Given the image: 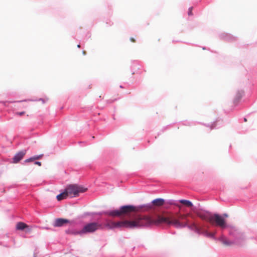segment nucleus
Returning <instances> with one entry per match:
<instances>
[{
    "mask_svg": "<svg viewBox=\"0 0 257 257\" xmlns=\"http://www.w3.org/2000/svg\"><path fill=\"white\" fill-rule=\"evenodd\" d=\"M165 202V200L162 198H156L150 203L139 205V208H143V211H147L152 208L154 205L156 206H161Z\"/></svg>",
    "mask_w": 257,
    "mask_h": 257,
    "instance_id": "0eeeda50",
    "label": "nucleus"
},
{
    "mask_svg": "<svg viewBox=\"0 0 257 257\" xmlns=\"http://www.w3.org/2000/svg\"><path fill=\"white\" fill-rule=\"evenodd\" d=\"M131 41H132L133 42H134V41H135V40H134V39H133V38H131Z\"/></svg>",
    "mask_w": 257,
    "mask_h": 257,
    "instance_id": "bb28decb",
    "label": "nucleus"
},
{
    "mask_svg": "<svg viewBox=\"0 0 257 257\" xmlns=\"http://www.w3.org/2000/svg\"><path fill=\"white\" fill-rule=\"evenodd\" d=\"M101 227V224L99 223L93 222L86 224L81 229V232L83 234L89 233H93L98 229Z\"/></svg>",
    "mask_w": 257,
    "mask_h": 257,
    "instance_id": "423d86ee",
    "label": "nucleus"
},
{
    "mask_svg": "<svg viewBox=\"0 0 257 257\" xmlns=\"http://www.w3.org/2000/svg\"><path fill=\"white\" fill-rule=\"evenodd\" d=\"M68 222H69V220L68 219L63 218H57L55 220L53 223V225L55 227H60L62 226L65 223Z\"/></svg>",
    "mask_w": 257,
    "mask_h": 257,
    "instance_id": "9d476101",
    "label": "nucleus"
},
{
    "mask_svg": "<svg viewBox=\"0 0 257 257\" xmlns=\"http://www.w3.org/2000/svg\"><path fill=\"white\" fill-rule=\"evenodd\" d=\"M210 220L214 225L219 227L221 230L229 227V225L227 224L223 216L218 214H214L211 217Z\"/></svg>",
    "mask_w": 257,
    "mask_h": 257,
    "instance_id": "39448f33",
    "label": "nucleus"
},
{
    "mask_svg": "<svg viewBox=\"0 0 257 257\" xmlns=\"http://www.w3.org/2000/svg\"><path fill=\"white\" fill-rule=\"evenodd\" d=\"M222 216H223V217H228V215H227V214H226V213H224V214L222 215Z\"/></svg>",
    "mask_w": 257,
    "mask_h": 257,
    "instance_id": "393cba45",
    "label": "nucleus"
},
{
    "mask_svg": "<svg viewBox=\"0 0 257 257\" xmlns=\"http://www.w3.org/2000/svg\"><path fill=\"white\" fill-rule=\"evenodd\" d=\"M200 217L202 219H204V220H206L207 219V217H205V216L204 215H201L200 216Z\"/></svg>",
    "mask_w": 257,
    "mask_h": 257,
    "instance_id": "b1692460",
    "label": "nucleus"
},
{
    "mask_svg": "<svg viewBox=\"0 0 257 257\" xmlns=\"http://www.w3.org/2000/svg\"><path fill=\"white\" fill-rule=\"evenodd\" d=\"M203 50H205V47H203Z\"/></svg>",
    "mask_w": 257,
    "mask_h": 257,
    "instance_id": "2f4dec72",
    "label": "nucleus"
},
{
    "mask_svg": "<svg viewBox=\"0 0 257 257\" xmlns=\"http://www.w3.org/2000/svg\"><path fill=\"white\" fill-rule=\"evenodd\" d=\"M67 197H68V196H67L65 191L64 190V192L58 194L56 198L58 200L60 201L61 200L66 198Z\"/></svg>",
    "mask_w": 257,
    "mask_h": 257,
    "instance_id": "2eb2a0df",
    "label": "nucleus"
},
{
    "mask_svg": "<svg viewBox=\"0 0 257 257\" xmlns=\"http://www.w3.org/2000/svg\"><path fill=\"white\" fill-rule=\"evenodd\" d=\"M112 212H113V210H108L102 211L98 212L87 213L86 214L88 215L92 214V215H100V216L102 215L103 214H105V215H108L109 216L113 217V214H111V213H110Z\"/></svg>",
    "mask_w": 257,
    "mask_h": 257,
    "instance_id": "9b49d317",
    "label": "nucleus"
},
{
    "mask_svg": "<svg viewBox=\"0 0 257 257\" xmlns=\"http://www.w3.org/2000/svg\"><path fill=\"white\" fill-rule=\"evenodd\" d=\"M27 227L28 226L27 225V224L22 222H18L16 225L17 229L20 230H23Z\"/></svg>",
    "mask_w": 257,
    "mask_h": 257,
    "instance_id": "4468645a",
    "label": "nucleus"
},
{
    "mask_svg": "<svg viewBox=\"0 0 257 257\" xmlns=\"http://www.w3.org/2000/svg\"><path fill=\"white\" fill-rule=\"evenodd\" d=\"M77 47H78V48H80V44H78V45H77Z\"/></svg>",
    "mask_w": 257,
    "mask_h": 257,
    "instance_id": "cd10ccee",
    "label": "nucleus"
},
{
    "mask_svg": "<svg viewBox=\"0 0 257 257\" xmlns=\"http://www.w3.org/2000/svg\"><path fill=\"white\" fill-rule=\"evenodd\" d=\"M222 124V120H218L215 122H213L211 125H208L210 126L211 129L213 128H218L220 127V126Z\"/></svg>",
    "mask_w": 257,
    "mask_h": 257,
    "instance_id": "ddd939ff",
    "label": "nucleus"
},
{
    "mask_svg": "<svg viewBox=\"0 0 257 257\" xmlns=\"http://www.w3.org/2000/svg\"><path fill=\"white\" fill-rule=\"evenodd\" d=\"M221 37L222 39L230 41H234L236 39L235 37L228 34H223L221 35Z\"/></svg>",
    "mask_w": 257,
    "mask_h": 257,
    "instance_id": "f8f14e48",
    "label": "nucleus"
},
{
    "mask_svg": "<svg viewBox=\"0 0 257 257\" xmlns=\"http://www.w3.org/2000/svg\"><path fill=\"white\" fill-rule=\"evenodd\" d=\"M113 227L116 228H141L148 225L147 224L144 223V220L142 217H139L135 220H123L113 223Z\"/></svg>",
    "mask_w": 257,
    "mask_h": 257,
    "instance_id": "7ed1b4c3",
    "label": "nucleus"
},
{
    "mask_svg": "<svg viewBox=\"0 0 257 257\" xmlns=\"http://www.w3.org/2000/svg\"><path fill=\"white\" fill-rule=\"evenodd\" d=\"M34 164H36V165H38L39 166H41V163L40 162H39V161L35 162Z\"/></svg>",
    "mask_w": 257,
    "mask_h": 257,
    "instance_id": "5701e85b",
    "label": "nucleus"
},
{
    "mask_svg": "<svg viewBox=\"0 0 257 257\" xmlns=\"http://www.w3.org/2000/svg\"><path fill=\"white\" fill-rule=\"evenodd\" d=\"M68 233H69L70 234L74 235H80L82 236L83 235V232H81V230H71L68 231Z\"/></svg>",
    "mask_w": 257,
    "mask_h": 257,
    "instance_id": "a211bd4d",
    "label": "nucleus"
},
{
    "mask_svg": "<svg viewBox=\"0 0 257 257\" xmlns=\"http://www.w3.org/2000/svg\"><path fill=\"white\" fill-rule=\"evenodd\" d=\"M87 189L81 185L72 184L67 186L65 191L68 196L74 197L78 196L80 193L85 192Z\"/></svg>",
    "mask_w": 257,
    "mask_h": 257,
    "instance_id": "20e7f679",
    "label": "nucleus"
},
{
    "mask_svg": "<svg viewBox=\"0 0 257 257\" xmlns=\"http://www.w3.org/2000/svg\"><path fill=\"white\" fill-rule=\"evenodd\" d=\"M85 53H85V51H83V55H85Z\"/></svg>",
    "mask_w": 257,
    "mask_h": 257,
    "instance_id": "c756f323",
    "label": "nucleus"
},
{
    "mask_svg": "<svg viewBox=\"0 0 257 257\" xmlns=\"http://www.w3.org/2000/svg\"><path fill=\"white\" fill-rule=\"evenodd\" d=\"M244 121H247V120H246V118H244Z\"/></svg>",
    "mask_w": 257,
    "mask_h": 257,
    "instance_id": "c85d7f7f",
    "label": "nucleus"
},
{
    "mask_svg": "<svg viewBox=\"0 0 257 257\" xmlns=\"http://www.w3.org/2000/svg\"><path fill=\"white\" fill-rule=\"evenodd\" d=\"M24 113H25V112H24V111H23V112H20V113H19V114H20V115H22L23 114H24Z\"/></svg>",
    "mask_w": 257,
    "mask_h": 257,
    "instance_id": "a878e982",
    "label": "nucleus"
},
{
    "mask_svg": "<svg viewBox=\"0 0 257 257\" xmlns=\"http://www.w3.org/2000/svg\"><path fill=\"white\" fill-rule=\"evenodd\" d=\"M143 210V208H139V206H136L132 205L121 206L119 209H113V212H110L113 214V217L123 216L131 218L134 216L137 212Z\"/></svg>",
    "mask_w": 257,
    "mask_h": 257,
    "instance_id": "f03ea898",
    "label": "nucleus"
},
{
    "mask_svg": "<svg viewBox=\"0 0 257 257\" xmlns=\"http://www.w3.org/2000/svg\"><path fill=\"white\" fill-rule=\"evenodd\" d=\"M244 94V92L243 90L240 89L238 90L235 94L234 98L233 99V103L235 105L238 104V103L240 101V99L242 97V96Z\"/></svg>",
    "mask_w": 257,
    "mask_h": 257,
    "instance_id": "1a4fd4ad",
    "label": "nucleus"
},
{
    "mask_svg": "<svg viewBox=\"0 0 257 257\" xmlns=\"http://www.w3.org/2000/svg\"><path fill=\"white\" fill-rule=\"evenodd\" d=\"M39 101H41L43 103H45L46 101L48 100V99H47L46 100H45V99H43V98H40L39 100Z\"/></svg>",
    "mask_w": 257,
    "mask_h": 257,
    "instance_id": "4be33fe9",
    "label": "nucleus"
},
{
    "mask_svg": "<svg viewBox=\"0 0 257 257\" xmlns=\"http://www.w3.org/2000/svg\"><path fill=\"white\" fill-rule=\"evenodd\" d=\"M33 161H34V160L33 159V157H31L30 158H28V159L25 160V161L24 162H25V163H29L30 162H32Z\"/></svg>",
    "mask_w": 257,
    "mask_h": 257,
    "instance_id": "aec40b11",
    "label": "nucleus"
},
{
    "mask_svg": "<svg viewBox=\"0 0 257 257\" xmlns=\"http://www.w3.org/2000/svg\"><path fill=\"white\" fill-rule=\"evenodd\" d=\"M120 88H122L123 87H122V85H120Z\"/></svg>",
    "mask_w": 257,
    "mask_h": 257,
    "instance_id": "7c9ffc66",
    "label": "nucleus"
},
{
    "mask_svg": "<svg viewBox=\"0 0 257 257\" xmlns=\"http://www.w3.org/2000/svg\"><path fill=\"white\" fill-rule=\"evenodd\" d=\"M192 10H193V7H190V8H189L188 12V15L189 16H192Z\"/></svg>",
    "mask_w": 257,
    "mask_h": 257,
    "instance_id": "6ab92c4d",
    "label": "nucleus"
},
{
    "mask_svg": "<svg viewBox=\"0 0 257 257\" xmlns=\"http://www.w3.org/2000/svg\"><path fill=\"white\" fill-rule=\"evenodd\" d=\"M161 221L168 225H174L176 228H183L186 227L199 235L202 234L214 240H218L224 245L228 246L233 243L241 244L245 239L243 234L233 227H231L229 230V234L234 238L233 241H232L226 239L225 237L223 235L219 238L216 237L215 232H209L207 230L198 226L195 222H192L190 224H188L187 222L182 223L173 217L170 218L168 217H162Z\"/></svg>",
    "mask_w": 257,
    "mask_h": 257,
    "instance_id": "f257e3e1",
    "label": "nucleus"
},
{
    "mask_svg": "<svg viewBox=\"0 0 257 257\" xmlns=\"http://www.w3.org/2000/svg\"><path fill=\"white\" fill-rule=\"evenodd\" d=\"M179 203H181L187 207H192L193 206L191 201L187 200L182 199L179 200Z\"/></svg>",
    "mask_w": 257,
    "mask_h": 257,
    "instance_id": "dca6fc26",
    "label": "nucleus"
},
{
    "mask_svg": "<svg viewBox=\"0 0 257 257\" xmlns=\"http://www.w3.org/2000/svg\"><path fill=\"white\" fill-rule=\"evenodd\" d=\"M166 203L169 205L179 206V201H178L173 199H169L167 200Z\"/></svg>",
    "mask_w": 257,
    "mask_h": 257,
    "instance_id": "f3484780",
    "label": "nucleus"
},
{
    "mask_svg": "<svg viewBox=\"0 0 257 257\" xmlns=\"http://www.w3.org/2000/svg\"><path fill=\"white\" fill-rule=\"evenodd\" d=\"M41 156H42V155H39V156L36 155L32 157H33V159L34 160H36L40 159L41 157Z\"/></svg>",
    "mask_w": 257,
    "mask_h": 257,
    "instance_id": "412c9836",
    "label": "nucleus"
},
{
    "mask_svg": "<svg viewBox=\"0 0 257 257\" xmlns=\"http://www.w3.org/2000/svg\"><path fill=\"white\" fill-rule=\"evenodd\" d=\"M26 153V150H23L17 153L13 158V163L16 164L22 159Z\"/></svg>",
    "mask_w": 257,
    "mask_h": 257,
    "instance_id": "6e6552de",
    "label": "nucleus"
}]
</instances>
